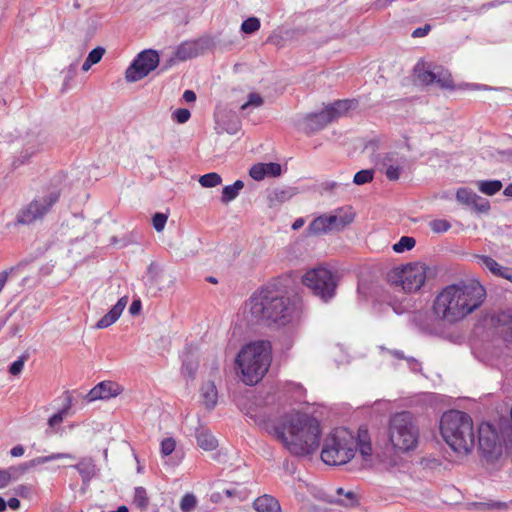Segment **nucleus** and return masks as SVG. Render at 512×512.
I'll list each match as a JSON object with an SVG mask.
<instances>
[{
	"label": "nucleus",
	"mask_w": 512,
	"mask_h": 512,
	"mask_svg": "<svg viewBox=\"0 0 512 512\" xmlns=\"http://www.w3.org/2000/svg\"><path fill=\"white\" fill-rule=\"evenodd\" d=\"M430 228L435 233H444L451 228V224L445 219H436L430 222Z\"/></svg>",
	"instance_id": "nucleus-48"
},
{
	"label": "nucleus",
	"mask_w": 512,
	"mask_h": 512,
	"mask_svg": "<svg viewBox=\"0 0 512 512\" xmlns=\"http://www.w3.org/2000/svg\"><path fill=\"white\" fill-rule=\"evenodd\" d=\"M331 122V116L326 107L322 111L311 113L304 118L305 128L310 132L319 131Z\"/></svg>",
	"instance_id": "nucleus-16"
},
{
	"label": "nucleus",
	"mask_w": 512,
	"mask_h": 512,
	"mask_svg": "<svg viewBox=\"0 0 512 512\" xmlns=\"http://www.w3.org/2000/svg\"><path fill=\"white\" fill-rule=\"evenodd\" d=\"M104 53L105 49L103 47L98 46L92 49L87 56L88 62H91L93 65L97 64L102 59Z\"/></svg>",
	"instance_id": "nucleus-56"
},
{
	"label": "nucleus",
	"mask_w": 512,
	"mask_h": 512,
	"mask_svg": "<svg viewBox=\"0 0 512 512\" xmlns=\"http://www.w3.org/2000/svg\"><path fill=\"white\" fill-rule=\"evenodd\" d=\"M6 504L8 507H10L12 510H18L20 508V501L16 497L10 498L8 501H6Z\"/></svg>",
	"instance_id": "nucleus-63"
},
{
	"label": "nucleus",
	"mask_w": 512,
	"mask_h": 512,
	"mask_svg": "<svg viewBox=\"0 0 512 512\" xmlns=\"http://www.w3.org/2000/svg\"><path fill=\"white\" fill-rule=\"evenodd\" d=\"M223 498H224V493H222V490L213 492L210 495L211 502L216 503V504L221 503L223 501Z\"/></svg>",
	"instance_id": "nucleus-61"
},
{
	"label": "nucleus",
	"mask_w": 512,
	"mask_h": 512,
	"mask_svg": "<svg viewBox=\"0 0 512 512\" xmlns=\"http://www.w3.org/2000/svg\"><path fill=\"white\" fill-rule=\"evenodd\" d=\"M344 499H340L339 503L346 507H353L358 504L357 495L353 491H348L345 494Z\"/></svg>",
	"instance_id": "nucleus-57"
},
{
	"label": "nucleus",
	"mask_w": 512,
	"mask_h": 512,
	"mask_svg": "<svg viewBox=\"0 0 512 512\" xmlns=\"http://www.w3.org/2000/svg\"><path fill=\"white\" fill-rule=\"evenodd\" d=\"M40 150V144L36 143H28L23 150L21 151L20 155L14 160L13 166L18 167L20 165H23L29 161V159L36 154Z\"/></svg>",
	"instance_id": "nucleus-30"
},
{
	"label": "nucleus",
	"mask_w": 512,
	"mask_h": 512,
	"mask_svg": "<svg viewBox=\"0 0 512 512\" xmlns=\"http://www.w3.org/2000/svg\"><path fill=\"white\" fill-rule=\"evenodd\" d=\"M471 207L477 213H487L490 210V203L487 199L478 195L475 201L472 202Z\"/></svg>",
	"instance_id": "nucleus-47"
},
{
	"label": "nucleus",
	"mask_w": 512,
	"mask_h": 512,
	"mask_svg": "<svg viewBox=\"0 0 512 512\" xmlns=\"http://www.w3.org/2000/svg\"><path fill=\"white\" fill-rule=\"evenodd\" d=\"M120 386L112 381H102L93 387L86 395L88 402L110 399L120 394Z\"/></svg>",
	"instance_id": "nucleus-15"
},
{
	"label": "nucleus",
	"mask_w": 512,
	"mask_h": 512,
	"mask_svg": "<svg viewBox=\"0 0 512 512\" xmlns=\"http://www.w3.org/2000/svg\"><path fill=\"white\" fill-rule=\"evenodd\" d=\"M128 302V298L126 296L121 297L117 303L111 308L115 313H117L119 316H121L124 308L126 307Z\"/></svg>",
	"instance_id": "nucleus-58"
},
{
	"label": "nucleus",
	"mask_w": 512,
	"mask_h": 512,
	"mask_svg": "<svg viewBox=\"0 0 512 512\" xmlns=\"http://www.w3.org/2000/svg\"><path fill=\"white\" fill-rule=\"evenodd\" d=\"M249 175L256 181H261L265 178L264 163H258L253 165L249 170Z\"/></svg>",
	"instance_id": "nucleus-51"
},
{
	"label": "nucleus",
	"mask_w": 512,
	"mask_h": 512,
	"mask_svg": "<svg viewBox=\"0 0 512 512\" xmlns=\"http://www.w3.org/2000/svg\"><path fill=\"white\" fill-rule=\"evenodd\" d=\"M477 196L478 195L474 191L465 187L459 188L456 192L457 201L468 206H471Z\"/></svg>",
	"instance_id": "nucleus-36"
},
{
	"label": "nucleus",
	"mask_w": 512,
	"mask_h": 512,
	"mask_svg": "<svg viewBox=\"0 0 512 512\" xmlns=\"http://www.w3.org/2000/svg\"><path fill=\"white\" fill-rule=\"evenodd\" d=\"M334 218L329 215L323 214L316 217L307 227L309 235H321L331 231H335L333 227Z\"/></svg>",
	"instance_id": "nucleus-17"
},
{
	"label": "nucleus",
	"mask_w": 512,
	"mask_h": 512,
	"mask_svg": "<svg viewBox=\"0 0 512 512\" xmlns=\"http://www.w3.org/2000/svg\"><path fill=\"white\" fill-rule=\"evenodd\" d=\"M388 282L403 291L411 293L418 291L426 280L425 265L414 263L392 269L388 275Z\"/></svg>",
	"instance_id": "nucleus-9"
},
{
	"label": "nucleus",
	"mask_w": 512,
	"mask_h": 512,
	"mask_svg": "<svg viewBox=\"0 0 512 512\" xmlns=\"http://www.w3.org/2000/svg\"><path fill=\"white\" fill-rule=\"evenodd\" d=\"M159 65V54L156 50L141 51L129 65L125 72L127 82H136L146 77Z\"/></svg>",
	"instance_id": "nucleus-13"
},
{
	"label": "nucleus",
	"mask_w": 512,
	"mask_h": 512,
	"mask_svg": "<svg viewBox=\"0 0 512 512\" xmlns=\"http://www.w3.org/2000/svg\"><path fill=\"white\" fill-rule=\"evenodd\" d=\"M249 305L252 317L268 325H293L302 317L301 303L285 296L274 284L256 290L249 299Z\"/></svg>",
	"instance_id": "nucleus-3"
},
{
	"label": "nucleus",
	"mask_w": 512,
	"mask_h": 512,
	"mask_svg": "<svg viewBox=\"0 0 512 512\" xmlns=\"http://www.w3.org/2000/svg\"><path fill=\"white\" fill-rule=\"evenodd\" d=\"M510 421L511 425L504 426L503 423L501 424V434L507 451L512 450V406L510 409Z\"/></svg>",
	"instance_id": "nucleus-44"
},
{
	"label": "nucleus",
	"mask_w": 512,
	"mask_h": 512,
	"mask_svg": "<svg viewBox=\"0 0 512 512\" xmlns=\"http://www.w3.org/2000/svg\"><path fill=\"white\" fill-rule=\"evenodd\" d=\"M141 301L140 300H134L130 307H129V313L131 315H137L141 311Z\"/></svg>",
	"instance_id": "nucleus-60"
},
{
	"label": "nucleus",
	"mask_w": 512,
	"mask_h": 512,
	"mask_svg": "<svg viewBox=\"0 0 512 512\" xmlns=\"http://www.w3.org/2000/svg\"><path fill=\"white\" fill-rule=\"evenodd\" d=\"M293 193L290 189H274L268 196L269 206L275 207L281 203L286 202L292 197Z\"/></svg>",
	"instance_id": "nucleus-31"
},
{
	"label": "nucleus",
	"mask_w": 512,
	"mask_h": 512,
	"mask_svg": "<svg viewBox=\"0 0 512 512\" xmlns=\"http://www.w3.org/2000/svg\"><path fill=\"white\" fill-rule=\"evenodd\" d=\"M182 97L186 102H194L196 100V94L192 90H185Z\"/></svg>",
	"instance_id": "nucleus-64"
},
{
	"label": "nucleus",
	"mask_w": 512,
	"mask_h": 512,
	"mask_svg": "<svg viewBox=\"0 0 512 512\" xmlns=\"http://www.w3.org/2000/svg\"><path fill=\"white\" fill-rule=\"evenodd\" d=\"M59 459H75V456L70 453H52L48 456H40L36 457L30 461L24 462L27 471L38 466L51 461L59 460Z\"/></svg>",
	"instance_id": "nucleus-26"
},
{
	"label": "nucleus",
	"mask_w": 512,
	"mask_h": 512,
	"mask_svg": "<svg viewBox=\"0 0 512 512\" xmlns=\"http://www.w3.org/2000/svg\"><path fill=\"white\" fill-rule=\"evenodd\" d=\"M302 281L315 296L325 303L329 302L336 295L337 277L328 268L316 267L310 269L304 274Z\"/></svg>",
	"instance_id": "nucleus-8"
},
{
	"label": "nucleus",
	"mask_w": 512,
	"mask_h": 512,
	"mask_svg": "<svg viewBox=\"0 0 512 512\" xmlns=\"http://www.w3.org/2000/svg\"><path fill=\"white\" fill-rule=\"evenodd\" d=\"M374 178V171L372 169H363L358 171L353 178V183L356 185H364L370 183Z\"/></svg>",
	"instance_id": "nucleus-41"
},
{
	"label": "nucleus",
	"mask_w": 512,
	"mask_h": 512,
	"mask_svg": "<svg viewBox=\"0 0 512 512\" xmlns=\"http://www.w3.org/2000/svg\"><path fill=\"white\" fill-rule=\"evenodd\" d=\"M253 507L257 512H281L279 501L268 494L256 498Z\"/></svg>",
	"instance_id": "nucleus-19"
},
{
	"label": "nucleus",
	"mask_w": 512,
	"mask_h": 512,
	"mask_svg": "<svg viewBox=\"0 0 512 512\" xmlns=\"http://www.w3.org/2000/svg\"><path fill=\"white\" fill-rule=\"evenodd\" d=\"M133 504L141 510L148 508L149 498L144 487L138 486L134 489Z\"/></svg>",
	"instance_id": "nucleus-35"
},
{
	"label": "nucleus",
	"mask_w": 512,
	"mask_h": 512,
	"mask_svg": "<svg viewBox=\"0 0 512 512\" xmlns=\"http://www.w3.org/2000/svg\"><path fill=\"white\" fill-rule=\"evenodd\" d=\"M198 55V49L193 43L180 44L174 53V57L179 61H186Z\"/></svg>",
	"instance_id": "nucleus-27"
},
{
	"label": "nucleus",
	"mask_w": 512,
	"mask_h": 512,
	"mask_svg": "<svg viewBox=\"0 0 512 512\" xmlns=\"http://www.w3.org/2000/svg\"><path fill=\"white\" fill-rule=\"evenodd\" d=\"M264 168L266 176L277 177L280 176L282 172L281 165L275 162L264 163Z\"/></svg>",
	"instance_id": "nucleus-55"
},
{
	"label": "nucleus",
	"mask_w": 512,
	"mask_h": 512,
	"mask_svg": "<svg viewBox=\"0 0 512 512\" xmlns=\"http://www.w3.org/2000/svg\"><path fill=\"white\" fill-rule=\"evenodd\" d=\"M60 191L51 190L48 193L35 197L27 206L22 208L16 217L17 223L29 225L42 219L59 201Z\"/></svg>",
	"instance_id": "nucleus-10"
},
{
	"label": "nucleus",
	"mask_w": 512,
	"mask_h": 512,
	"mask_svg": "<svg viewBox=\"0 0 512 512\" xmlns=\"http://www.w3.org/2000/svg\"><path fill=\"white\" fill-rule=\"evenodd\" d=\"M255 423L274 435L294 455L304 456L315 452L320 445L321 429L318 420L305 413L286 415L276 424L269 415H251Z\"/></svg>",
	"instance_id": "nucleus-1"
},
{
	"label": "nucleus",
	"mask_w": 512,
	"mask_h": 512,
	"mask_svg": "<svg viewBox=\"0 0 512 512\" xmlns=\"http://www.w3.org/2000/svg\"><path fill=\"white\" fill-rule=\"evenodd\" d=\"M329 216L335 219L333 222L334 230L341 231L354 221L355 212L351 206H344L337 209L334 214H330Z\"/></svg>",
	"instance_id": "nucleus-18"
},
{
	"label": "nucleus",
	"mask_w": 512,
	"mask_h": 512,
	"mask_svg": "<svg viewBox=\"0 0 512 512\" xmlns=\"http://www.w3.org/2000/svg\"><path fill=\"white\" fill-rule=\"evenodd\" d=\"M73 468L78 471L83 482L90 481L96 473V465L91 458H82Z\"/></svg>",
	"instance_id": "nucleus-25"
},
{
	"label": "nucleus",
	"mask_w": 512,
	"mask_h": 512,
	"mask_svg": "<svg viewBox=\"0 0 512 512\" xmlns=\"http://www.w3.org/2000/svg\"><path fill=\"white\" fill-rule=\"evenodd\" d=\"M486 290L476 280L459 281L445 286L436 295L432 313L437 320L454 324L481 307Z\"/></svg>",
	"instance_id": "nucleus-2"
},
{
	"label": "nucleus",
	"mask_w": 512,
	"mask_h": 512,
	"mask_svg": "<svg viewBox=\"0 0 512 512\" xmlns=\"http://www.w3.org/2000/svg\"><path fill=\"white\" fill-rule=\"evenodd\" d=\"M222 178L221 176L216 172H210L207 174H204L200 176L199 183L202 187L205 188H212L219 184H221Z\"/></svg>",
	"instance_id": "nucleus-37"
},
{
	"label": "nucleus",
	"mask_w": 512,
	"mask_h": 512,
	"mask_svg": "<svg viewBox=\"0 0 512 512\" xmlns=\"http://www.w3.org/2000/svg\"><path fill=\"white\" fill-rule=\"evenodd\" d=\"M197 444L200 448L206 451L216 449L218 442L208 429L200 427L195 432Z\"/></svg>",
	"instance_id": "nucleus-23"
},
{
	"label": "nucleus",
	"mask_w": 512,
	"mask_h": 512,
	"mask_svg": "<svg viewBox=\"0 0 512 512\" xmlns=\"http://www.w3.org/2000/svg\"><path fill=\"white\" fill-rule=\"evenodd\" d=\"M372 160L390 181H397L407 164L406 156L395 151L378 153Z\"/></svg>",
	"instance_id": "nucleus-14"
},
{
	"label": "nucleus",
	"mask_w": 512,
	"mask_h": 512,
	"mask_svg": "<svg viewBox=\"0 0 512 512\" xmlns=\"http://www.w3.org/2000/svg\"><path fill=\"white\" fill-rule=\"evenodd\" d=\"M236 364L248 385L258 383L271 364V345L268 341H257L247 344L236 357Z\"/></svg>",
	"instance_id": "nucleus-6"
},
{
	"label": "nucleus",
	"mask_w": 512,
	"mask_h": 512,
	"mask_svg": "<svg viewBox=\"0 0 512 512\" xmlns=\"http://www.w3.org/2000/svg\"><path fill=\"white\" fill-rule=\"evenodd\" d=\"M440 433L444 441L458 453H469L475 445L473 421L469 414L459 410L444 412L440 419Z\"/></svg>",
	"instance_id": "nucleus-5"
},
{
	"label": "nucleus",
	"mask_w": 512,
	"mask_h": 512,
	"mask_svg": "<svg viewBox=\"0 0 512 512\" xmlns=\"http://www.w3.org/2000/svg\"><path fill=\"white\" fill-rule=\"evenodd\" d=\"M357 105V101L354 99H345V100H337L331 105L327 106L326 109L329 112V116H331V120L343 116L350 109L355 108Z\"/></svg>",
	"instance_id": "nucleus-21"
},
{
	"label": "nucleus",
	"mask_w": 512,
	"mask_h": 512,
	"mask_svg": "<svg viewBox=\"0 0 512 512\" xmlns=\"http://www.w3.org/2000/svg\"><path fill=\"white\" fill-rule=\"evenodd\" d=\"M9 476V483L11 481L17 480L21 475L27 472L26 466L24 463L19 464L18 466H11L8 469H4Z\"/></svg>",
	"instance_id": "nucleus-46"
},
{
	"label": "nucleus",
	"mask_w": 512,
	"mask_h": 512,
	"mask_svg": "<svg viewBox=\"0 0 512 512\" xmlns=\"http://www.w3.org/2000/svg\"><path fill=\"white\" fill-rule=\"evenodd\" d=\"M25 450L22 445H16L10 450V454L13 457H20L24 454Z\"/></svg>",
	"instance_id": "nucleus-62"
},
{
	"label": "nucleus",
	"mask_w": 512,
	"mask_h": 512,
	"mask_svg": "<svg viewBox=\"0 0 512 512\" xmlns=\"http://www.w3.org/2000/svg\"><path fill=\"white\" fill-rule=\"evenodd\" d=\"M162 269L161 267L155 263L151 262L147 267L145 279V285L149 290H152L154 293L160 290L159 284L162 277Z\"/></svg>",
	"instance_id": "nucleus-20"
},
{
	"label": "nucleus",
	"mask_w": 512,
	"mask_h": 512,
	"mask_svg": "<svg viewBox=\"0 0 512 512\" xmlns=\"http://www.w3.org/2000/svg\"><path fill=\"white\" fill-rule=\"evenodd\" d=\"M200 395L206 408L213 409L216 406L218 391L213 381H207L202 384L200 388Z\"/></svg>",
	"instance_id": "nucleus-22"
},
{
	"label": "nucleus",
	"mask_w": 512,
	"mask_h": 512,
	"mask_svg": "<svg viewBox=\"0 0 512 512\" xmlns=\"http://www.w3.org/2000/svg\"><path fill=\"white\" fill-rule=\"evenodd\" d=\"M500 180H480L477 182L479 191L485 195L493 196L502 189Z\"/></svg>",
	"instance_id": "nucleus-32"
},
{
	"label": "nucleus",
	"mask_w": 512,
	"mask_h": 512,
	"mask_svg": "<svg viewBox=\"0 0 512 512\" xmlns=\"http://www.w3.org/2000/svg\"><path fill=\"white\" fill-rule=\"evenodd\" d=\"M244 187L242 180H236L232 185H227L222 190L221 202L227 204L237 198Z\"/></svg>",
	"instance_id": "nucleus-28"
},
{
	"label": "nucleus",
	"mask_w": 512,
	"mask_h": 512,
	"mask_svg": "<svg viewBox=\"0 0 512 512\" xmlns=\"http://www.w3.org/2000/svg\"><path fill=\"white\" fill-rule=\"evenodd\" d=\"M263 98L258 93H250L248 95V100L241 105L240 109L242 111L246 110L248 107H260L263 104Z\"/></svg>",
	"instance_id": "nucleus-49"
},
{
	"label": "nucleus",
	"mask_w": 512,
	"mask_h": 512,
	"mask_svg": "<svg viewBox=\"0 0 512 512\" xmlns=\"http://www.w3.org/2000/svg\"><path fill=\"white\" fill-rule=\"evenodd\" d=\"M190 116L191 113L186 108H178L173 112V119L179 124L186 123Z\"/></svg>",
	"instance_id": "nucleus-53"
},
{
	"label": "nucleus",
	"mask_w": 512,
	"mask_h": 512,
	"mask_svg": "<svg viewBox=\"0 0 512 512\" xmlns=\"http://www.w3.org/2000/svg\"><path fill=\"white\" fill-rule=\"evenodd\" d=\"M414 73L417 79L425 85L435 83L441 89L451 91L457 88L454 84L450 71L441 65L418 62L414 67Z\"/></svg>",
	"instance_id": "nucleus-12"
},
{
	"label": "nucleus",
	"mask_w": 512,
	"mask_h": 512,
	"mask_svg": "<svg viewBox=\"0 0 512 512\" xmlns=\"http://www.w3.org/2000/svg\"><path fill=\"white\" fill-rule=\"evenodd\" d=\"M13 492L21 498H30L33 493V487L27 484H20L13 488Z\"/></svg>",
	"instance_id": "nucleus-52"
},
{
	"label": "nucleus",
	"mask_w": 512,
	"mask_h": 512,
	"mask_svg": "<svg viewBox=\"0 0 512 512\" xmlns=\"http://www.w3.org/2000/svg\"><path fill=\"white\" fill-rule=\"evenodd\" d=\"M357 451L364 460L371 457L372 445L368 430L360 427L355 436L347 428H336L324 441L321 459L328 465H343L349 462Z\"/></svg>",
	"instance_id": "nucleus-4"
},
{
	"label": "nucleus",
	"mask_w": 512,
	"mask_h": 512,
	"mask_svg": "<svg viewBox=\"0 0 512 512\" xmlns=\"http://www.w3.org/2000/svg\"><path fill=\"white\" fill-rule=\"evenodd\" d=\"M168 216L164 213L157 212L152 217V224L157 232H161L167 222Z\"/></svg>",
	"instance_id": "nucleus-50"
},
{
	"label": "nucleus",
	"mask_w": 512,
	"mask_h": 512,
	"mask_svg": "<svg viewBox=\"0 0 512 512\" xmlns=\"http://www.w3.org/2000/svg\"><path fill=\"white\" fill-rule=\"evenodd\" d=\"M430 30H431V26H430L429 24H425V25H424V26H422V27H418V28H416V29L412 32L411 36H412L413 38L424 37V36H426V35L429 33V31H430Z\"/></svg>",
	"instance_id": "nucleus-59"
},
{
	"label": "nucleus",
	"mask_w": 512,
	"mask_h": 512,
	"mask_svg": "<svg viewBox=\"0 0 512 512\" xmlns=\"http://www.w3.org/2000/svg\"><path fill=\"white\" fill-rule=\"evenodd\" d=\"M415 244L416 240L413 237L402 236L400 240L393 245L392 249L396 253H403L414 248Z\"/></svg>",
	"instance_id": "nucleus-38"
},
{
	"label": "nucleus",
	"mask_w": 512,
	"mask_h": 512,
	"mask_svg": "<svg viewBox=\"0 0 512 512\" xmlns=\"http://www.w3.org/2000/svg\"><path fill=\"white\" fill-rule=\"evenodd\" d=\"M478 264L489 270L493 275L498 276L504 266L500 265L496 260L487 255L477 256Z\"/></svg>",
	"instance_id": "nucleus-34"
},
{
	"label": "nucleus",
	"mask_w": 512,
	"mask_h": 512,
	"mask_svg": "<svg viewBox=\"0 0 512 512\" xmlns=\"http://www.w3.org/2000/svg\"><path fill=\"white\" fill-rule=\"evenodd\" d=\"M224 496L234 501H245L249 497V490L240 483H231L228 487L222 488Z\"/></svg>",
	"instance_id": "nucleus-24"
},
{
	"label": "nucleus",
	"mask_w": 512,
	"mask_h": 512,
	"mask_svg": "<svg viewBox=\"0 0 512 512\" xmlns=\"http://www.w3.org/2000/svg\"><path fill=\"white\" fill-rule=\"evenodd\" d=\"M497 320L502 326L507 327V330L503 334L504 341L508 344H512V309L499 313Z\"/></svg>",
	"instance_id": "nucleus-29"
},
{
	"label": "nucleus",
	"mask_w": 512,
	"mask_h": 512,
	"mask_svg": "<svg viewBox=\"0 0 512 512\" xmlns=\"http://www.w3.org/2000/svg\"><path fill=\"white\" fill-rule=\"evenodd\" d=\"M504 440L500 441L499 435L493 425L484 422L478 428V450L488 463H493L502 455Z\"/></svg>",
	"instance_id": "nucleus-11"
},
{
	"label": "nucleus",
	"mask_w": 512,
	"mask_h": 512,
	"mask_svg": "<svg viewBox=\"0 0 512 512\" xmlns=\"http://www.w3.org/2000/svg\"><path fill=\"white\" fill-rule=\"evenodd\" d=\"M197 506V498L192 493H186L180 501L182 512H192Z\"/></svg>",
	"instance_id": "nucleus-40"
},
{
	"label": "nucleus",
	"mask_w": 512,
	"mask_h": 512,
	"mask_svg": "<svg viewBox=\"0 0 512 512\" xmlns=\"http://www.w3.org/2000/svg\"><path fill=\"white\" fill-rule=\"evenodd\" d=\"M29 359V353L25 352L18 357L11 365L9 366V373L13 376H18L22 373L25 362Z\"/></svg>",
	"instance_id": "nucleus-42"
},
{
	"label": "nucleus",
	"mask_w": 512,
	"mask_h": 512,
	"mask_svg": "<svg viewBox=\"0 0 512 512\" xmlns=\"http://www.w3.org/2000/svg\"><path fill=\"white\" fill-rule=\"evenodd\" d=\"M176 447V442L173 438H165L161 442V453L163 456H168L173 453Z\"/></svg>",
	"instance_id": "nucleus-54"
},
{
	"label": "nucleus",
	"mask_w": 512,
	"mask_h": 512,
	"mask_svg": "<svg viewBox=\"0 0 512 512\" xmlns=\"http://www.w3.org/2000/svg\"><path fill=\"white\" fill-rule=\"evenodd\" d=\"M419 428L411 412L395 414L389 425V440L396 450L408 452L418 444Z\"/></svg>",
	"instance_id": "nucleus-7"
},
{
	"label": "nucleus",
	"mask_w": 512,
	"mask_h": 512,
	"mask_svg": "<svg viewBox=\"0 0 512 512\" xmlns=\"http://www.w3.org/2000/svg\"><path fill=\"white\" fill-rule=\"evenodd\" d=\"M119 315L110 309L95 325L97 329H104L111 326L119 319Z\"/></svg>",
	"instance_id": "nucleus-45"
},
{
	"label": "nucleus",
	"mask_w": 512,
	"mask_h": 512,
	"mask_svg": "<svg viewBox=\"0 0 512 512\" xmlns=\"http://www.w3.org/2000/svg\"><path fill=\"white\" fill-rule=\"evenodd\" d=\"M65 401H66V403L63 406V408L61 410H59L57 413L53 414L48 419L49 427L53 428L54 426L60 424L63 421L64 416L67 415L68 411L70 410V408L72 406V398L68 392H66Z\"/></svg>",
	"instance_id": "nucleus-33"
},
{
	"label": "nucleus",
	"mask_w": 512,
	"mask_h": 512,
	"mask_svg": "<svg viewBox=\"0 0 512 512\" xmlns=\"http://www.w3.org/2000/svg\"><path fill=\"white\" fill-rule=\"evenodd\" d=\"M260 28V20L257 17H249L241 24V31L245 34H253Z\"/></svg>",
	"instance_id": "nucleus-43"
},
{
	"label": "nucleus",
	"mask_w": 512,
	"mask_h": 512,
	"mask_svg": "<svg viewBox=\"0 0 512 512\" xmlns=\"http://www.w3.org/2000/svg\"><path fill=\"white\" fill-rule=\"evenodd\" d=\"M197 369V361L190 359L188 357L183 360L181 371L185 377L193 379L195 377Z\"/></svg>",
	"instance_id": "nucleus-39"
}]
</instances>
